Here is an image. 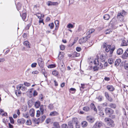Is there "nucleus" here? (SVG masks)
Wrapping results in <instances>:
<instances>
[{
	"label": "nucleus",
	"instance_id": "cd10ccee",
	"mask_svg": "<svg viewBox=\"0 0 128 128\" xmlns=\"http://www.w3.org/2000/svg\"><path fill=\"white\" fill-rule=\"evenodd\" d=\"M109 106L111 108L115 109L116 107V104L113 103H111L109 104Z\"/></svg>",
	"mask_w": 128,
	"mask_h": 128
},
{
	"label": "nucleus",
	"instance_id": "e2e57ef3",
	"mask_svg": "<svg viewBox=\"0 0 128 128\" xmlns=\"http://www.w3.org/2000/svg\"><path fill=\"white\" fill-rule=\"evenodd\" d=\"M21 85H18L16 86V88L18 90H19L21 89Z\"/></svg>",
	"mask_w": 128,
	"mask_h": 128
},
{
	"label": "nucleus",
	"instance_id": "aec40b11",
	"mask_svg": "<svg viewBox=\"0 0 128 128\" xmlns=\"http://www.w3.org/2000/svg\"><path fill=\"white\" fill-rule=\"evenodd\" d=\"M123 50L122 48H119L117 51V53L119 55H120L122 54Z\"/></svg>",
	"mask_w": 128,
	"mask_h": 128
},
{
	"label": "nucleus",
	"instance_id": "0e129e2a",
	"mask_svg": "<svg viewBox=\"0 0 128 128\" xmlns=\"http://www.w3.org/2000/svg\"><path fill=\"white\" fill-rule=\"evenodd\" d=\"M60 48L61 50H63L65 49V46L64 45H61L60 46Z\"/></svg>",
	"mask_w": 128,
	"mask_h": 128
},
{
	"label": "nucleus",
	"instance_id": "13d9d810",
	"mask_svg": "<svg viewBox=\"0 0 128 128\" xmlns=\"http://www.w3.org/2000/svg\"><path fill=\"white\" fill-rule=\"evenodd\" d=\"M31 26V24L30 23L29 24H27L25 28L27 30H29V29L30 27Z\"/></svg>",
	"mask_w": 128,
	"mask_h": 128
},
{
	"label": "nucleus",
	"instance_id": "c03bdc74",
	"mask_svg": "<svg viewBox=\"0 0 128 128\" xmlns=\"http://www.w3.org/2000/svg\"><path fill=\"white\" fill-rule=\"evenodd\" d=\"M9 119L10 122L12 124H14V120L13 119L12 117H10Z\"/></svg>",
	"mask_w": 128,
	"mask_h": 128
},
{
	"label": "nucleus",
	"instance_id": "473e14b6",
	"mask_svg": "<svg viewBox=\"0 0 128 128\" xmlns=\"http://www.w3.org/2000/svg\"><path fill=\"white\" fill-rule=\"evenodd\" d=\"M52 74L55 76H57L59 74V72L56 70H54L52 71Z\"/></svg>",
	"mask_w": 128,
	"mask_h": 128
},
{
	"label": "nucleus",
	"instance_id": "0eeeda50",
	"mask_svg": "<svg viewBox=\"0 0 128 128\" xmlns=\"http://www.w3.org/2000/svg\"><path fill=\"white\" fill-rule=\"evenodd\" d=\"M58 3L57 2H53L50 1H48V2L47 4L48 6H56L58 4Z\"/></svg>",
	"mask_w": 128,
	"mask_h": 128
},
{
	"label": "nucleus",
	"instance_id": "f03ea898",
	"mask_svg": "<svg viewBox=\"0 0 128 128\" xmlns=\"http://www.w3.org/2000/svg\"><path fill=\"white\" fill-rule=\"evenodd\" d=\"M90 37V35H88L86 36L83 37L79 40L80 43H84L86 42Z\"/></svg>",
	"mask_w": 128,
	"mask_h": 128
},
{
	"label": "nucleus",
	"instance_id": "f8f14e48",
	"mask_svg": "<svg viewBox=\"0 0 128 128\" xmlns=\"http://www.w3.org/2000/svg\"><path fill=\"white\" fill-rule=\"evenodd\" d=\"M106 88L109 90L111 92L113 91L114 90V88L112 86H107Z\"/></svg>",
	"mask_w": 128,
	"mask_h": 128
},
{
	"label": "nucleus",
	"instance_id": "338daca9",
	"mask_svg": "<svg viewBox=\"0 0 128 128\" xmlns=\"http://www.w3.org/2000/svg\"><path fill=\"white\" fill-rule=\"evenodd\" d=\"M62 128H68V126L66 124H63L62 125Z\"/></svg>",
	"mask_w": 128,
	"mask_h": 128
},
{
	"label": "nucleus",
	"instance_id": "052dcab7",
	"mask_svg": "<svg viewBox=\"0 0 128 128\" xmlns=\"http://www.w3.org/2000/svg\"><path fill=\"white\" fill-rule=\"evenodd\" d=\"M48 108L50 110H51L53 108L54 106L53 104H50L48 106Z\"/></svg>",
	"mask_w": 128,
	"mask_h": 128
},
{
	"label": "nucleus",
	"instance_id": "4c0bfd02",
	"mask_svg": "<svg viewBox=\"0 0 128 128\" xmlns=\"http://www.w3.org/2000/svg\"><path fill=\"white\" fill-rule=\"evenodd\" d=\"M56 65L55 64H51L49 65L48 66V68H52L56 67Z\"/></svg>",
	"mask_w": 128,
	"mask_h": 128
},
{
	"label": "nucleus",
	"instance_id": "09e8293b",
	"mask_svg": "<svg viewBox=\"0 0 128 128\" xmlns=\"http://www.w3.org/2000/svg\"><path fill=\"white\" fill-rule=\"evenodd\" d=\"M108 62L110 64H112L113 63V59L112 58H110L108 60Z\"/></svg>",
	"mask_w": 128,
	"mask_h": 128
},
{
	"label": "nucleus",
	"instance_id": "79ce46f5",
	"mask_svg": "<svg viewBox=\"0 0 128 128\" xmlns=\"http://www.w3.org/2000/svg\"><path fill=\"white\" fill-rule=\"evenodd\" d=\"M112 32V30L111 29H109L106 30L105 31V33L106 34H107L110 33Z\"/></svg>",
	"mask_w": 128,
	"mask_h": 128
},
{
	"label": "nucleus",
	"instance_id": "7c9ffc66",
	"mask_svg": "<svg viewBox=\"0 0 128 128\" xmlns=\"http://www.w3.org/2000/svg\"><path fill=\"white\" fill-rule=\"evenodd\" d=\"M94 31V29H91L88 31L87 32V34L88 35H90V34L92 33Z\"/></svg>",
	"mask_w": 128,
	"mask_h": 128
},
{
	"label": "nucleus",
	"instance_id": "9b49d317",
	"mask_svg": "<svg viewBox=\"0 0 128 128\" xmlns=\"http://www.w3.org/2000/svg\"><path fill=\"white\" fill-rule=\"evenodd\" d=\"M112 26H115L116 27H118L119 26H121L123 25L122 24H118V22H117V21L114 22H113L112 23Z\"/></svg>",
	"mask_w": 128,
	"mask_h": 128
},
{
	"label": "nucleus",
	"instance_id": "a19ab883",
	"mask_svg": "<svg viewBox=\"0 0 128 128\" xmlns=\"http://www.w3.org/2000/svg\"><path fill=\"white\" fill-rule=\"evenodd\" d=\"M23 116L26 118H28L30 117L29 115L28 112L23 114Z\"/></svg>",
	"mask_w": 128,
	"mask_h": 128
},
{
	"label": "nucleus",
	"instance_id": "f704fd0d",
	"mask_svg": "<svg viewBox=\"0 0 128 128\" xmlns=\"http://www.w3.org/2000/svg\"><path fill=\"white\" fill-rule=\"evenodd\" d=\"M115 49V46L114 45H112V48H111L110 49V54H111L113 53V52L114 50Z\"/></svg>",
	"mask_w": 128,
	"mask_h": 128
},
{
	"label": "nucleus",
	"instance_id": "6e6d98bb",
	"mask_svg": "<svg viewBox=\"0 0 128 128\" xmlns=\"http://www.w3.org/2000/svg\"><path fill=\"white\" fill-rule=\"evenodd\" d=\"M46 116L45 115H43L41 118L42 122L46 118Z\"/></svg>",
	"mask_w": 128,
	"mask_h": 128
},
{
	"label": "nucleus",
	"instance_id": "864d4df0",
	"mask_svg": "<svg viewBox=\"0 0 128 128\" xmlns=\"http://www.w3.org/2000/svg\"><path fill=\"white\" fill-rule=\"evenodd\" d=\"M111 119L108 118H106L104 119L105 121L108 124Z\"/></svg>",
	"mask_w": 128,
	"mask_h": 128
},
{
	"label": "nucleus",
	"instance_id": "20e7f679",
	"mask_svg": "<svg viewBox=\"0 0 128 128\" xmlns=\"http://www.w3.org/2000/svg\"><path fill=\"white\" fill-rule=\"evenodd\" d=\"M38 62L39 66L42 67L44 62L42 61V59L41 58H40L38 60Z\"/></svg>",
	"mask_w": 128,
	"mask_h": 128
},
{
	"label": "nucleus",
	"instance_id": "a878e982",
	"mask_svg": "<svg viewBox=\"0 0 128 128\" xmlns=\"http://www.w3.org/2000/svg\"><path fill=\"white\" fill-rule=\"evenodd\" d=\"M4 111L2 109H0V114H2V116H7L8 114L6 112H4V113L2 114L1 113L2 112H4Z\"/></svg>",
	"mask_w": 128,
	"mask_h": 128
},
{
	"label": "nucleus",
	"instance_id": "5fc2aeb1",
	"mask_svg": "<svg viewBox=\"0 0 128 128\" xmlns=\"http://www.w3.org/2000/svg\"><path fill=\"white\" fill-rule=\"evenodd\" d=\"M40 111L38 110L36 111V116L37 117H39L40 116Z\"/></svg>",
	"mask_w": 128,
	"mask_h": 128
},
{
	"label": "nucleus",
	"instance_id": "1a4fd4ad",
	"mask_svg": "<svg viewBox=\"0 0 128 128\" xmlns=\"http://www.w3.org/2000/svg\"><path fill=\"white\" fill-rule=\"evenodd\" d=\"M128 57V52L126 50L125 52L122 54V58L123 59H126Z\"/></svg>",
	"mask_w": 128,
	"mask_h": 128
},
{
	"label": "nucleus",
	"instance_id": "69168bd1",
	"mask_svg": "<svg viewBox=\"0 0 128 128\" xmlns=\"http://www.w3.org/2000/svg\"><path fill=\"white\" fill-rule=\"evenodd\" d=\"M109 117L112 119L114 118H115V116L114 115L110 114L109 115Z\"/></svg>",
	"mask_w": 128,
	"mask_h": 128
},
{
	"label": "nucleus",
	"instance_id": "ea45409f",
	"mask_svg": "<svg viewBox=\"0 0 128 128\" xmlns=\"http://www.w3.org/2000/svg\"><path fill=\"white\" fill-rule=\"evenodd\" d=\"M76 90L75 88H71L69 90L70 92H72V93H74Z\"/></svg>",
	"mask_w": 128,
	"mask_h": 128
},
{
	"label": "nucleus",
	"instance_id": "37998d69",
	"mask_svg": "<svg viewBox=\"0 0 128 128\" xmlns=\"http://www.w3.org/2000/svg\"><path fill=\"white\" fill-rule=\"evenodd\" d=\"M67 27L69 28H72L74 27V26L72 24L70 23L67 25Z\"/></svg>",
	"mask_w": 128,
	"mask_h": 128
},
{
	"label": "nucleus",
	"instance_id": "de8ad7c7",
	"mask_svg": "<svg viewBox=\"0 0 128 128\" xmlns=\"http://www.w3.org/2000/svg\"><path fill=\"white\" fill-rule=\"evenodd\" d=\"M26 124L28 125H30L32 124L31 120H27L26 123Z\"/></svg>",
	"mask_w": 128,
	"mask_h": 128
},
{
	"label": "nucleus",
	"instance_id": "a18cd8bd",
	"mask_svg": "<svg viewBox=\"0 0 128 128\" xmlns=\"http://www.w3.org/2000/svg\"><path fill=\"white\" fill-rule=\"evenodd\" d=\"M58 57L59 59H62L63 57V55L62 54L61 52H60Z\"/></svg>",
	"mask_w": 128,
	"mask_h": 128
},
{
	"label": "nucleus",
	"instance_id": "423d86ee",
	"mask_svg": "<svg viewBox=\"0 0 128 128\" xmlns=\"http://www.w3.org/2000/svg\"><path fill=\"white\" fill-rule=\"evenodd\" d=\"M87 120L90 123L93 122L95 120V119L93 118H92L90 116H88L86 117Z\"/></svg>",
	"mask_w": 128,
	"mask_h": 128
},
{
	"label": "nucleus",
	"instance_id": "4d7b16f0",
	"mask_svg": "<svg viewBox=\"0 0 128 128\" xmlns=\"http://www.w3.org/2000/svg\"><path fill=\"white\" fill-rule=\"evenodd\" d=\"M24 84L25 86H30V83L26 82H24Z\"/></svg>",
	"mask_w": 128,
	"mask_h": 128
},
{
	"label": "nucleus",
	"instance_id": "4468645a",
	"mask_svg": "<svg viewBox=\"0 0 128 128\" xmlns=\"http://www.w3.org/2000/svg\"><path fill=\"white\" fill-rule=\"evenodd\" d=\"M29 112L30 114V115L31 117H33L34 116V114L35 113V111L33 109H30L29 111Z\"/></svg>",
	"mask_w": 128,
	"mask_h": 128
},
{
	"label": "nucleus",
	"instance_id": "774afa93",
	"mask_svg": "<svg viewBox=\"0 0 128 128\" xmlns=\"http://www.w3.org/2000/svg\"><path fill=\"white\" fill-rule=\"evenodd\" d=\"M76 51L78 52H80L81 50V48L80 47H76Z\"/></svg>",
	"mask_w": 128,
	"mask_h": 128
},
{
	"label": "nucleus",
	"instance_id": "6e6552de",
	"mask_svg": "<svg viewBox=\"0 0 128 128\" xmlns=\"http://www.w3.org/2000/svg\"><path fill=\"white\" fill-rule=\"evenodd\" d=\"M108 126L111 127H113L114 126L115 124L114 121L112 119L107 124Z\"/></svg>",
	"mask_w": 128,
	"mask_h": 128
},
{
	"label": "nucleus",
	"instance_id": "58836bf2",
	"mask_svg": "<svg viewBox=\"0 0 128 128\" xmlns=\"http://www.w3.org/2000/svg\"><path fill=\"white\" fill-rule=\"evenodd\" d=\"M30 69L28 68L26 71V76H29L31 72L30 71Z\"/></svg>",
	"mask_w": 128,
	"mask_h": 128
},
{
	"label": "nucleus",
	"instance_id": "ddd939ff",
	"mask_svg": "<svg viewBox=\"0 0 128 128\" xmlns=\"http://www.w3.org/2000/svg\"><path fill=\"white\" fill-rule=\"evenodd\" d=\"M24 45H25L27 48H30V46L31 44L27 40L24 41Z\"/></svg>",
	"mask_w": 128,
	"mask_h": 128
},
{
	"label": "nucleus",
	"instance_id": "3c124183",
	"mask_svg": "<svg viewBox=\"0 0 128 128\" xmlns=\"http://www.w3.org/2000/svg\"><path fill=\"white\" fill-rule=\"evenodd\" d=\"M103 97L102 96H98L96 98L97 99L98 101L100 102L102 100V98Z\"/></svg>",
	"mask_w": 128,
	"mask_h": 128
},
{
	"label": "nucleus",
	"instance_id": "bf43d9fd",
	"mask_svg": "<svg viewBox=\"0 0 128 128\" xmlns=\"http://www.w3.org/2000/svg\"><path fill=\"white\" fill-rule=\"evenodd\" d=\"M93 69L94 71H96L98 70L99 68L97 67L96 66H94L93 68Z\"/></svg>",
	"mask_w": 128,
	"mask_h": 128
},
{
	"label": "nucleus",
	"instance_id": "5701e85b",
	"mask_svg": "<svg viewBox=\"0 0 128 128\" xmlns=\"http://www.w3.org/2000/svg\"><path fill=\"white\" fill-rule=\"evenodd\" d=\"M111 47V45H108L105 48V50L107 52H108L109 51L110 52Z\"/></svg>",
	"mask_w": 128,
	"mask_h": 128
},
{
	"label": "nucleus",
	"instance_id": "72a5a7b5",
	"mask_svg": "<svg viewBox=\"0 0 128 128\" xmlns=\"http://www.w3.org/2000/svg\"><path fill=\"white\" fill-rule=\"evenodd\" d=\"M110 16L108 14H105L104 16V19L106 20H108L110 18Z\"/></svg>",
	"mask_w": 128,
	"mask_h": 128
},
{
	"label": "nucleus",
	"instance_id": "680f3d73",
	"mask_svg": "<svg viewBox=\"0 0 128 128\" xmlns=\"http://www.w3.org/2000/svg\"><path fill=\"white\" fill-rule=\"evenodd\" d=\"M37 64L36 63H33L32 64L31 67L32 68H35L36 67Z\"/></svg>",
	"mask_w": 128,
	"mask_h": 128
},
{
	"label": "nucleus",
	"instance_id": "412c9836",
	"mask_svg": "<svg viewBox=\"0 0 128 128\" xmlns=\"http://www.w3.org/2000/svg\"><path fill=\"white\" fill-rule=\"evenodd\" d=\"M72 123L74 124H77L79 122L78 121V118H73L72 119Z\"/></svg>",
	"mask_w": 128,
	"mask_h": 128
},
{
	"label": "nucleus",
	"instance_id": "2eb2a0df",
	"mask_svg": "<svg viewBox=\"0 0 128 128\" xmlns=\"http://www.w3.org/2000/svg\"><path fill=\"white\" fill-rule=\"evenodd\" d=\"M121 62V59H116L115 62L114 63V65L115 66H118L119 64L120 63V62Z\"/></svg>",
	"mask_w": 128,
	"mask_h": 128
},
{
	"label": "nucleus",
	"instance_id": "c9c22d12",
	"mask_svg": "<svg viewBox=\"0 0 128 128\" xmlns=\"http://www.w3.org/2000/svg\"><path fill=\"white\" fill-rule=\"evenodd\" d=\"M121 45L122 46H127L128 45V44L126 40H123L121 44Z\"/></svg>",
	"mask_w": 128,
	"mask_h": 128
},
{
	"label": "nucleus",
	"instance_id": "39448f33",
	"mask_svg": "<svg viewBox=\"0 0 128 128\" xmlns=\"http://www.w3.org/2000/svg\"><path fill=\"white\" fill-rule=\"evenodd\" d=\"M102 126V124L101 122H97L94 125V126L95 128H99Z\"/></svg>",
	"mask_w": 128,
	"mask_h": 128
},
{
	"label": "nucleus",
	"instance_id": "7ed1b4c3",
	"mask_svg": "<svg viewBox=\"0 0 128 128\" xmlns=\"http://www.w3.org/2000/svg\"><path fill=\"white\" fill-rule=\"evenodd\" d=\"M26 120L23 118L18 119L17 120V124L20 125L24 124Z\"/></svg>",
	"mask_w": 128,
	"mask_h": 128
},
{
	"label": "nucleus",
	"instance_id": "8fccbe9b",
	"mask_svg": "<svg viewBox=\"0 0 128 128\" xmlns=\"http://www.w3.org/2000/svg\"><path fill=\"white\" fill-rule=\"evenodd\" d=\"M48 26L50 27L51 29H52L53 28L54 26V24L53 22L50 23L49 24Z\"/></svg>",
	"mask_w": 128,
	"mask_h": 128
},
{
	"label": "nucleus",
	"instance_id": "a211bd4d",
	"mask_svg": "<svg viewBox=\"0 0 128 128\" xmlns=\"http://www.w3.org/2000/svg\"><path fill=\"white\" fill-rule=\"evenodd\" d=\"M20 16L22 17V19L24 21H26L25 20L26 16V13H23L22 15L20 14Z\"/></svg>",
	"mask_w": 128,
	"mask_h": 128
},
{
	"label": "nucleus",
	"instance_id": "2f4dec72",
	"mask_svg": "<svg viewBox=\"0 0 128 128\" xmlns=\"http://www.w3.org/2000/svg\"><path fill=\"white\" fill-rule=\"evenodd\" d=\"M40 110L41 112V114L42 115L44 114V110L43 108V105H41L40 106Z\"/></svg>",
	"mask_w": 128,
	"mask_h": 128
},
{
	"label": "nucleus",
	"instance_id": "f257e3e1",
	"mask_svg": "<svg viewBox=\"0 0 128 128\" xmlns=\"http://www.w3.org/2000/svg\"><path fill=\"white\" fill-rule=\"evenodd\" d=\"M104 111L106 114L110 115L113 114L114 110L112 108H106L104 109Z\"/></svg>",
	"mask_w": 128,
	"mask_h": 128
},
{
	"label": "nucleus",
	"instance_id": "dca6fc26",
	"mask_svg": "<svg viewBox=\"0 0 128 128\" xmlns=\"http://www.w3.org/2000/svg\"><path fill=\"white\" fill-rule=\"evenodd\" d=\"M100 58L102 62H104L106 60V56L104 54L101 55L100 57Z\"/></svg>",
	"mask_w": 128,
	"mask_h": 128
},
{
	"label": "nucleus",
	"instance_id": "9d476101",
	"mask_svg": "<svg viewBox=\"0 0 128 128\" xmlns=\"http://www.w3.org/2000/svg\"><path fill=\"white\" fill-rule=\"evenodd\" d=\"M52 127L56 128H60V126L58 122H54L53 123V126Z\"/></svg>",
	"mask_w": 128,
	"mask_h": 128
},
{
	"label": "nucleus",
	"instance_id": "e433bc0d",
	"mask_svg": "<svg viewBox=\"0 0 128 128\" xmlns=\"http://www.w3.org/2000/svg\"><path fill=\"white\" fill-rule=\"evenodd\" d=\"M83 110L85 112H88L90 110V108L88 106H86L83 108Z\"/></svg>",
	"mask_w": 128,
	"mask_h": 128
},
{
	"label": "nucleus",
	"instance_id": "bb28decb",
	"mask_svg": "<svg viewBox=\"0 0 128 128\" xmlns=\"http://www.w3.org/2000/svg\"><path fill=\"white\" fill-rule=\"evenodd\" d=\"M122 13L121 12L118 13L117 14V18H121V20H120V21H118V22H120L121 21H123L124 19H122Z\"/></svg>",
	"mask_w": 128,
	"mask_h": 128
},
{
	"label": "nucleus",
	"instance_id": "b1692460",
	"mask_svg": "<svg viewBox=\"0 0 128 128\" xmlns=\"http://www.w3.org/2000/svg\"><path fill=\"white\" fill-rule=\"evenodd\" d=\"M40 101H39L38 100L35 102L34 106L36 108H38L40 106Z\"/></svg>",
	"mask_w": 128,
	"mask_h": 128
},
{
	"label": "nucleus",
	"instance_id": "c85d7f7f",
	"mask_svg": "<svg viewBox=\"0 0 128 128\" xmlns=\"http://www.w3.org/2000/svg\"><path fill=\"white\" fill-rule=\"evenodd\" d=\"M68 128H74L73 124L71 122H70L68 123Z\"/></svg>",
	"mask_w": 128,
	"mask_h": 128
},
{
	"label": "nucleus",
	"instance_id": "f3484780",
	"mask_svg": "<svg viewBox=\"0 0 128 128\" xmlns=\"http://www.w3.org/2000/svg\"><path fill=\"white\" fill-rule=\"evenodd\" d=\"M16 6L18 10L20 12H21V11L20 10L22 8L21 4L20 3H18V4Z\"/></svg>",
	"mask_w": 128,
	"mask_h": 128
},
{
	"label": "nucleus",
	"instance_id": "4be33fe9",
	"mask_svg": "<svg viewBox=\"0 0 128 128\" xmlns=\"http://www.w3.org/2000/svg\"><path fill=\"white\" fill-rule=\"evenodd\" d=\"M81 125L83 128L86 127L88 124L87 122L85 121H82L81 123Z\"/></svg>",
	"mask_w": 128,
	"mask_h": 128
},
{
	"label": "nucleus",
	"instance_id": "49530a36",
	"mask_svg": "<svg viewBox=\"0 0 128 128\" xmlns=\"http://www.w3.org/2000/svg\"><path fill=\"white\" fill-rule=\"evenodd\" d=\"M60 70V71L62 72H64L66 70V68L65 67H59Z\"/></svg>",
	"mask_w": 128,
	"mask_h": 128
},
{
	"label": "nucleus",
	"instance_id": "c756f323",
	"mask_svg": "<svg viewBox=\"0 0 128 128\" xmlns=\"http://www.w3.org/2000/svg\"><path fill=\"white\" fill-rule=\"evenodd\" d=\"M122 14V19H124V16H126L127 14V12H126L124 10H122L121 12Z\"/></svg>",
	"mask_w": 128,
	"mask_h": 128
},
{
	"label": "nucleus",
	"instance_id": "603ef678",
	"mask_svg": "<svg viewBox=\"0 0 128 128\" xmlns=\"http://www.w3.org/2000/svg\"><path fill=\"white\" fill-rule=\"evenodd\" d=\"M124 67L126 70H128V63H125L124 65Z\"/></svg>",
	"mask_w": 128,
	"mask_h": 128
},
{
	"label": "nucleus",
	"instance_id": "393cba45",
	"mask_svg": "<svg viewBox=\"0 0 128 128\" xmlns=\"http://www.w3.org/2000/svg\"><path fill=\"white\" fill-rule=\"evenodd\" d=\"M58 114L57 112L56 111H54L51 112L50 114V116H54Z\"/></svg>",
	"mask_w": 128,
	"mask_h": 128
},
{
	"label": "nucleus",
	"instance_id": "6ab92c4d",
	"mask_svg": "<svg viewBox=\"0 0 128 128\" xmlns=\"http://www.w3.org/2000/svg\"><path fill=\"white\" fill-rule=\"evenodd\" d=\"M58 64L59 67H65V65L63 61L59 62L58 63Z\"/></svg>",
	"mask_w": 128,
	"mask_h": 128
}]
</instances>
